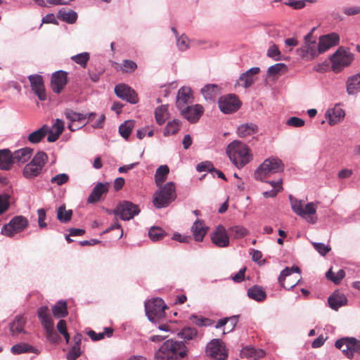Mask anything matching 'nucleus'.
Segmentation results:
<instances>
[{
    "mask_svg": "<svg viewBox=\"0 0 360 360\" xmlns=\"http://www.w3.org/2000/svg\"><path fill=\"white\" fill-rule=\"evenodd\" d=\"M28 226V220L23 216L13 217L8 224L4 225L1 232L8 237H12L15 234L22 231Z\"/></svg>",
    "mask_w": 360,
    "mask_h": 360,
    "instance_id": "11",
    "label": "nucleus"
},
{
    "mask_svg": "<svg viewBox=\"0 0 360 360\" xmlns=\"http://www.w3.org/2000/svg\"><path fill=\"white\" fill-rule=\"evenodd\" d=\"M258 131L257 126L252 123L240 124L237 129V134L240 138H247L254 135Z\"/></svg>",
    "mask_w": 360,
    "mask_h": 360,
    "instance_id": "32",
    "label": "nucleus"
},
{
    "mask_svg": "<svg viewBox=\"0 0 360 360\" xmlns=\"http://www.w3.org/2000/svg\"><path fill=\"white\" fill-rule=\"evenodd\" d=\"M81 355L80 347L78 344H74L67 354L68 360H75Z\"/></svg>",
    "mask_w": 360,
    "mask_h": 360,
    "instance_id": "54",
    "label": "nucleus"
},
{
    "mask_svg": "<svg viewBox=\"0 0 360 360\" xmlns=\"http://www.w3.org/2000/svg\"><path fill=\"white\" fill-rule=\"evenodd\" d=\"M284 169V165L282 161L276 158L266 159L254 173L255 179L262 181H266V179L271 175L282 172Z\"/></svg>",
    "mask_w": 360,
    "mask_h": 360,
    "instance_id": "3",
    "label": "nucleus"
},
{
    "mask_svg": "<svg viewBox=\"0 0 360 360\" xmlns=\"http://www.w3.org/2000/svg\"><path fill=\"white\" fill-rule=\"evenodd\" d=\"M312 32H309L304 37V45L300 49L302 56H311V58L315 57L319 53V51L316 50V44L315 41H311Z\"/></svg>",
    "mask_w": 360,
    "mask_h": 360,
    "instance_id": "23",
    "label": "nucleus"
},
{
    "mask_svg": "<svg viewBox=\"0 0 360 360\" xmlns=\"http://www.w3.org/2000/svg\"><path fill=\"white\" fill-rule=\"evenodd\" d=\"M69 180V176L66 174H59L52 177L51 179V183L56 184L58 186H61L64 184H66Z\"/></svg>",
    "mask_w": 360,
    "mask_h": 360,
    "instance_id": "56",
    "label": "nucleus"
},
{
    "mask_svg": "<svg viewBox=\"0 0 360 360\" xmlns=\"http://www.w3.org/2000/svg\"><path fill=\"white\" fill-rule=\"evenodd\" d=\"M33 150L30 148L25 147L15 150L13 153V163L22 165L27 162L32 155Z\"/></svg>",
    "mask_w": 360,
    "mask_h": 360,
    "instance_id": "24",
    "label": "nucleus"
},
{
    "mask_svg": "<svg viewBox=\"0 0 360 360\" xmlns=\"http://www.w3.org/2000/svg\"><path fill=\"white\" fill-rule=\"evenodd\" d=\"M226 154L233 164L240 169L252 160V154L248 146L240 141L235 140L226 148Z\"/></svg>",
    "mask_w": 360,
    "mask_h": 360,
    "instance_id": "1",
    "label": "nucleus"
},
{
    "mask_svg": "<svg viewBox=\"0 0 360 360\" xmlns=\"http://www.w3.org/2000/svg\"><path fill=\"white\" fill-rule=\"evenodd\" d=\"M295 272L300 273V268L297 266L286 267L281 271L278 277V281L281 286H283L285 289L289 290L296 285L297 282H292L287 285H285V278L291 276V274Z\"/></svg>",
    "mask_w": 360,
    "mask_h": 360,
    "instance_id": "27",
    "label": "nucleus"
},
{
    "mask_svg": "<svg viewBox=\"0 0 360 360\" xmlns=\"http://www.w3.org/2000/svg\"><path fill=\"white\" fill-rule=\"evenodd\" d=\"M72 212L71 210H66L65 205L59 207L57 212V219L62 223H67L71 220Z\"/></svg>",
    "mask_w": 360,
    "mask_h": 360,
    "instance_id": "43",
    "label": "nucleus"
},
{
    "mask_svg": "<svg viewBox=\"0 0 360 360\" xmlns=\"http://www.w3.org/2000/svg\"><path fill=\"white\" fill-rule=\"evenodd\" d=\"M52 313L56 318H65L68 314L66 302L59 301L53 307Z\"/></svg>",
    "mask_w": 360,
    "mask_h": 360,
    "instance_id": "39",
    "label": "nucleus"
},
{
    "mask_svg": "<svg viewBox=\"0 0 360 360\" xmlns=\"http://www.w3.org/2000/svg\"><path fill=\"white\" fill-rule=\"evenodd\" d=\"M34 348L25 343L15 345L11 347V352L15 354L32 352Z\"/></svg>",
    "mask_w": 360,
    "mask_h": 360,
    "instance_id": "49",
    "label": "nucleus"
},
{
    "mask_svg": "<svg viewBox=\"0 0 360 360\" xmlns=\"http://www.w3.org/2000/svg\"><path fill=\"white\" fill-rule=\"evenodd\" d=\"M38 214V224L40 229L46 227L47 224L45 222L46 211L44 209L41 208L37 210Z\"/></svg>",
    "mask_w": 360,
    "mask_h": 360,
    "instance_id": "57",
    "label": "nucleus"
},
{
    "mask_svg": "<svg viewBox=\"0 0 360 360\" xmlns=\"http://www.w3.org/2000/svg\"><path fill=\"white\" fill-rule=\"evenodd\" d=\"M192 91L188 87H181L179 89L176 96V105L177 108L181 110V109L188 106V103L193 102Z\"/></svg>",
    "mask_w": 360,
    "mask_h": 360,
    "instance_id": "19",
    "label": "nucleus"
},
{
    "mask_svg": "<svg viewBox=\"0 0 360 360\" xmlns=\"http://www.w3.org/2000/svg\"><path fill=\"white\" fill-rule=\"evenodd\" d=\"M181 338L185 340H191L195 339L198 335V331L195 328L191 327H186L179 333Z\"/></svg>",
    "mask_w": 360,
    "mask_h": 360,
    "instance_id": "48",
    "label": "nucleus"
},
{
    "mask_svg": "<svg viewBox=\"0 0 360 360\" xmlns=\"http://www.w3.org/2000/svg\"><path fill=\"white\" fill-rule=\"evenodd\" d=\"M169 172V168L167 165H161L160 166L155 174V182L157 186L162 185V183L165 182L167 178L168 174Z\"/></svg>",
    "mask_w": 360,
    "mask_h": 360,
    "instance_id": "38",
    "label": "nucleus"
},
{
    "mask_svg": "<svg viewBox=\"0 0 360 360\" xmlns=\"http://www.w3.org/2000/svg\"><path fill=\"white\" fill-rule=\"evenodd\" d=\"M32 90L37 96L40 101L46 100V94L45 91L43 78L39 75H31L28 77Z\"/></svg>",
    "mask_w": 360,
    "mask_h": 360,
    "instance_id": "16",
    "label": "nucleus"
},
{
    "mask_svg": "<svg viewBox=\"0 0 360 360\" xmlns=\"http://www.w3.org/2000/svg\"><path fill=\"white\" fill-rule=\"evenodd\" d=\"M219 108L225 114L236 112L241 105V103L235 94H229L219 98Z\"/></svg>",
    "mask_w": 360,
    "mask_h": 360,
    "instance_id": "12",
    "label": "nucleus"
},
{
    "mask_svg": "<svg viewBox=\"0 0 360 360\" xmlns=\"http://www.w3.org/2000/svg\"><path fill=\"white\" fill-rule=\"evenodd\" d=\"M64 114L65 117L70 122L68 127L72 131H76L86 124L85 122L86 116L84 114L75 112L70 109L65 110Z\"/></svg>",
    "mask_w": 360,
    "mask_h": 360,
    "instance_id": "14",
    "label": "nucleus"
},
{
    "mask_svg": "<svg viewBox=\"0 0 360 360\" xmlns=\"http://www.w3.org/2000/svg\"><path fill=\"white\" fill-rule=\"evenodd\" d=\"M71 59L76 63L80 65L82 68H85L89 60V54L87 52H84L72 56Z\"/></svg>",
    "mask_w": 360,
    "mask_h": 360,
    "instance_id": "51",
    "label": "nucleus"
},
{
    "mask_svg": "<svg viewBox=\"0 0 360 360\" xmlns=\"http://www.w3.org/2000/svg\"><path fill=\"white\" fill-rule=\"evenodd\" d=\"M25 321L21 316H17L15 320L10 324V329L13 333H20L23 330Z\"/></svg>",
    "mask_w": 360,
    "mask_h": 360,
    "instance_id": "47",
    "label": "nucleus"
},
{
    "mask_svg": "<svg viewBox=\"0 0 360 360\" xmlns=\"http://www.w3.org/2000/svg\"><path fill=\"white\" fill-rule=\"evenodd\" d=\"M207 355L217 360H225L227 357V353L225 347L218 339L212 340L206 348Z\"/></svg>",
    "mask_w": 360,
    "mask_h": 360,
    "instance_id": "15",
    "label": "nucleus"
},
{
    "mask_svg": "<svg viewBox=\"0 0 360 360\" xmlns=\"http://www.w3.org/2000/svg\"><path fill=\"white\" fill-rule=\"evenodd\" d=\"M265 352L260 349H255L250 346L243 348L240 351V357L257 360L264 356Z\"/></svg>",
    "mask_w": 360,
    "mask_h": 360,
    "instance_id": "30",
    "label": "nucleus"
},
{
    "mask_svg": "<svg viewBox=\"0 0 360 360\" xmlns=\"http://www.w3.org/2000/svg\"><path fill=\"white\" fill-rule=\"evenodd\" d=\"M176 38H177V46L179 47V49L181 51H184V50L187 49V48L188 47V39L187 37L183 34L181 37H176Z\"/></svg>",
    "mask_w": 360,
    "mask_h": 360,
    "instance_id": "61",
    "label": "nucleus"
},
{
    "mask_svg": "<svg viewBox=\"0 0 360 360\" xmlns=\"http://www.w3.org/2000/svg\"><path fill=\"white\" fill-rule=\"evenodd\" d=\"M353 60L354 55L352 53L340 48L331 57L332 69L335 72H339L349 65Z\"/></svg>",
    "mask_w": 360,
    "mask_h": 360,
    "instance_id": "8",
    "label": "nucleus"
},
{
    "mask_svg": "<svg viewBox=\"0 0 360 360\" xmlns=\"http://www.w3.org/2000/svg\"><path fill=\"white\" fill-rule=\"evenodd\" d=\"M347 302V297L338 292H335L328 299L329 307L333 310H338L340 307L345 305Z\"/></svg>",
    "mask_w": 360,
    "mask_h": 360,
    "instance_id": "28",
    "label": "nucleus"
},
{
    "mask_svg": "<svg viewBox=\"0 0 360 360\" xmlns=\"http://www.w3.org/2000/svg\"><path fill=\"white\" fill-rule=\"evenodd\" d=\"M158 186L153 196V205L158 209L167 207L176 198V186L169 181Z\"/></svg>",
    "mask_w": 360,
    "mask_h": 360,
    "instance_id": "2",
    "label": "nucleus"
},
{
    "mask_svg": "<svg viewBox=\"0 0 360 360\" xmlns=\"http://www.w3.org/2000/svg\"><path fill=\"white\" fill-rule=\"evenodd\" d=\"M180 129V121L178 120H173L171 122H169L165 129H164V136H167L170 135H174L176 134Z\"/></svg>",
    "mask_w": 360,
    "mask_h": 360,
    "instance_id": "42",
    "label": "nucleus"
},
{
    "mask_svg": "<svg viewBox=\"0 0 360 360\" xmlns=\"http://www.w3.org/2000/svg\"><path fill=\"white\" fill-rule=\"evenodd\" d=\"M267 56L270 58H274L275 60H279L281 51H279L278 46L274 44L268 49Z\"/></svg>",
    "mask_w": 360,
    "mask_h": 360,
    "instance_id": "58",
    "label": "nucleus"
},
{
    "mask_svg": "<svg viewBox=\"0 0 360 360\" xmlns=\"http://www.w3.org/2000/svg\"><path fill=\"white\" fill-rule=\"evenodd\" d=\"M207 231L208 227L205 226L204 222L198 219L193 223L191 227L194 239L198 242L202 241Z\"/></svg>",
    "mask_w": 360,
    "mask_h": 360,
    "instance_id": "26",
    "label": "nucleus"
},
{
    "mask_svg": "<svg viewBox=\"0 0 360 360\" xmlns=\"http://www.w3.org/2000/svg\"><path fill=\"white\" fill-rule=\"evenodd\" d=\"M160 352L167 356V360H179L187 354V347L182 341L173 339L167 340L160 347Z\"/></svg>",
    "mask_w": 360,
    "mask_h": 360,
    "instance_id": "4",
    "label": "nucleus"
},
{
    "mask_svg": "<svg viewBox=\"0 0 360 360\" xmlns=\"http://www.w3.org/2000/svg\"><path fill=\"white\" fill-rule=\"evenodd\" d=\"M9 207L8 196L0 195V214L5 212Z\"/></svg>",
    "mask_w": 360,
    "mask_h": 360,
    "instance_id": "62",
    "label": "nucleus"
},
{
    "mask_svg": "<svg viewBox=\"0 0 360 360\" xmlns=\"http://www.w3.org/2000/svg\"><path fill=\"white\" fill-rule=\"evenodd\" d=\"M314 249L322 256H325L328 252L331 250L329 245H326L321 243H312Z\"/></svg>",
    "mask_w": 360,
    "mask_h": 360,
    "instance_id": "53",
    "label": "nucleus"
},
{
    "mask_svg": "<svg viewBox=\"0 0 360 360\" xmlns=\"http://www.w3.org/2000/svg\"><path fill=\"white\" fill-rule=\"evenodd\" d=\"M286 4L295 9H301L305 6V2L301 0H289L288 3Z\"/></svg>",
    "mask_w": 360,
    "mask_h": 360,
    "instance_id": "64",
    "label": "nucleus"
},
{
    "mask_svg": "<svg viewBox=\"0 0 360 360\" xmlns=\"http://www.w3.org/2000/svg\"><path fill=\"white\" fill-rule=\"evenodd\" d=\"M201 94L206 100H214L220 94V87L217 84H207L201 89Z\"/></svg>",
    "mask_w": 360,
    "mask_h": 360,
    "instance_id": "33",
    "label": "nucleus"
},
{
    "mask_svg": "<svg viewBox=\"0 0 360 360\" xmlns=\"http://www.w3.org/2000/svg\"><path fill=\"white\" fill-rule=\"evenodd\" d=\"M335 346L349 359L353 357L354 352L360 354V341L354 338H340L335 342Z\"/></svg>",
    "mask_w": 360,
    "mask_h": 360,
    "instance_id": "9",
    "label": "nucleus"
},
{
    "mask_svg": "<svg viewBox=\"0 0 360 360\" xmlns=\"http://www.w3.org/2000/svg\"><path fill=\"white\" fill-rule=\"evenodd\" d=\"M248 295L250 298L257 302H262L266 297V292L263 288L257 285L248 289Z\"/></svg>",
    "mask_w": 360,
    "mask_h": 360,
    "instance_id": "36",
    "label": "nucleus"
},
{
    "mask_svg": "<svg viewBox=\"0 0 360 360\" xmlns=\"http://www.w3.org/2000/svg\"><path fill=\"white\" fill-rule=\"evenodd\" d=\"M214 169V167L211 162H202L197 165V170L198 172L209 171L212 172Z\"/></svg>",
    "mask_w": 360,
    "mask_h": 360,
    "instance_id": "60",
    "label": "nucleus"
},
{
    "mask_svg": "<svg viewBox=\"0 0 360 360\" xmlns=\"http://www.w3.org/2000/svg\"><path fill=\"white\" fill-rule=\"evenodd\" d=\"M47 160V155L44 152H38L32 161L24 167V176L27 179H33L38 176L41 174Z\"/></svg>",
    "mask_w": 360,
    "mask_h": 360,
    "instance_id": "6",
    "label": "nucleus"
},
{
    "mask_svg": "<svg viewBox=\"0 0 360 360\" xmlns=\"http://www.w3.org/2000/svg\"><path fill=\"white\" fill-rule=\"evenodd\" d=\"M286 124L291 127H300L304 126V121L301 118L292 117L287 120Z\"/></svg>",
    "mask_w": 360,
    "mask_h": 360,
    "instance_id": "59",
    "label": "nucleus"
},
{
    "mask_svg": "<svg viewBox=\"0 0 360 360\" xmlns=\"http://www.w3.org/2000/svg\"><path fill=\"white\" fill-rule=\"evenodd\" d=\"M67 84V73L63 71H57L52 75L51 86L53 91L59 94Z\"/></svg>",
    "mask_w": 360,
    "mask_h": 360,
    "instance_id": "21",
    "label": "nucleus"
},
{
    "mask_svg": "<svg viewBox=\"0 0 360 360\" xmlns=\"http://www.w3.org/2000/svg\"><path fill=\"white\" fill-rule=\"evenodd\" d=\"M347 91L349 94H355L360 91V72L347 79Z\"/></svg>",
    "mask_w": 360,
    "mask_h": 360,
    "instance_id": "35",
    "label": "nucleus"
},
{
    "mask_svg": "<svg viewBox=\"0 0 360 360\" xmlns=\"http://www.w3.org/2000/svg\"><path fill=\"white\" fill-rule=\"evenodd\" d=\"M345 276V272L343 269H340L335 275L332 268H330L326 274V278L335 284H339Z\"/></svg>",
    "mask_w": 360,
    "mask_h": 360,
    "instance_id": "44",
    "label": "nucleus"
},
{
    "mask_svg": "<svg viewBox=\"0 0 360 360\" xmlns=\"http://www.w3.org/2000/svg\"><path fill=\"white\" fill-rule=\"evenodd\" d=\"M58 17L62 21L72 24L76 22L77 14L72 10L62 8L59 11Z\"/></svg>",
    "mask_w": 360,
    "mask_h": 360,
    "instance_id": "37",
    "label": "nucleus"
},
{
    "mask_svg": "<svg viewBox=\"0 0 360 360\" xmlns=\"http://www.w3.org/2000/svg\"><path fill=\"white\" fill-rule=\"evenodd\" d=\"M229 232L234 238H243L249 234V231L242 226H233L229 229Z\"/></svg>",
    "mask_w": 360,
    "mask_h": 360,
    "instance_id": "41",
    "label": "nucleus"
},
{
    "mask_svg": "<svg viewBox=\"0 0 360 360\" xmlns=\"http://www.w3.org/2000/svg\"><path fill=\"white\" fill-rule=\"evenodd\" d=\"M226 319H228V323H229V326L227 327L228 331L226 332L225 330H224V332H223L224 335L232 331L238 323V318L236 316H233L231 317L226 318Z\"/></svg>",
    "mask_w": 360,
    "mask_h": 360,
    "instance_id": "63",
    "label": "nucleus"
},
{
    "mask_svg": "<svg viewBox=\"0 0 360 360\" xmlns=\"http://www.w3.org/2000/svg\"><path fill=\"white\" fill-rule=\"evenodd\" d=\"M212 241L220 248L227 247L229 245V238L225 228L222 225L217 226L211 236Z\"/></svg>",
    "mask_w": 360,
    "mask_h": 360,
    "instance_id": "20",
    "label": "nucleus"
},
{
    "mask_svg": "<svg viewBox=\"0 0 360 360\" xmlns=\"http://www.w3.org/2000/svg\"><path fill=\"white\" fill-rule=\"evenodd\" d=\"M115 93L117 97L126 101L136 104L139 101L138 94L130 86L125 84H120L115 86Z\"/></svg>",
    "mask_w": 360,
    "mask_h": 360,
    "instance_id": "13",
    "label": "nucleus"
},
{
    "mask_svg": "<svg viewBox=\"0 0 360 360\" xmlns=\"http://www.w3.org/2000/svg\"><path fill=\"white\" fill-rule=\"evenodd\" d=\"M13 153L8 149L0 150V169L9 170L13 165Z\"/></svg>",
    "mask_w": 360,
    "mask_h": 360,
    "instance_id": "31",
    "label": "nucleus"
},
{
    "mask_svg": "<svg viewBox=\"0 0 360 360\" xmlns=\"http://www.w3.org/2000/svg\"><path fill=\"white\" fill-rule=\"evenodd\" d=\"M190 320L198 326H207L213 324V321L211 319L201 316L192 315L190 317Z\"/></svg>",
    "mask_w": 360,
    "mask_h": 360,
    "instance_id": "50",
    "label": "nucleus"
},
{
    "mask_svg": "<svg viewBox=\"0 0 360 360\" xmlns=\"http://www.w3.org/2000/svg\"><path fill=\"white\" fill-rule=\"evenodd\" d=\"M166 309H167V305L160 298H153L145 303L146 314L152 322H156L164 318Z\"/></svg>",
    "mask_w": 360,
    "mask_h": 360,
    "instance_id": "7",
    "label": "nucleus"
},
{
    "mask_svg": "<svg viewBox=\"0 0 360 360\" xmlns=\"http://www.w3.org/2000/svg\"><path fill=\"white\" fill-rule=\"evenodd\" d=\"M283 70H286V65L284 63H276L268 68L267 74L270 76H274Z\"/></svg>",
    "mask_w": 360,
    "mask_h": 360,
    "instance_id": "52",
    "label": "nucleus"
},
{
    "mask_svg": "<svg viewBox=\"0 0 360 360\" xmlns=\"http://www.w3.org/2000/svg\"><path fill=\"white\" fill-rule=\"evenodd\" d=\"M137 68L136 63L131 60H124L121 68L124 72H132Z\"/></svg>",
    "mask_w": 360,
    "mask_h": 360,
    "instance_id": "55",
    "label": "nucleus"
},
{
    "mask_svg": "<svg viewBox=\"0 0 360 360\" xmlns=\"http://www.w3.org/2000/svg\"><path fill=\"white\" fill-rule=\"evenodd\" d=\"M339 35L335 32L321 36L319 38L318 44L319 53H323L330 47L337 45L339 42Z\"/></svg>",
    "mask_w": 360,
    "mask_h": 360,
    "instance_id": "18",
    "label": "nucleus"
},
{
    "mask_svg": "<svg viewBox=\"0 0 360 360\" xmlns=\"http://www.w3.org/2000/svg\"><path fill=\"white\" fill-rule=\"evenodd\" d=\"M292 210L297 215L305 219L309 223L315 224L317 218L314 217L316 212L317 206L314 202H309L304 206L302 201L289 196Z\"/></svg>",
    "mask_w": 360,
    "mask_h": 360,
    "instance_id": "5",
    "label": "nucleus"
},
{
    "mask_svg": "<svg viewBox=\"0 0 360 360\" xmlns=\"http://www.w3.org/2000/svg\"><path fill=\"white\" fill-rule=\"evenodd\" d=\"M134 127V122L132 120L125 121L124 123L122 124L119 127V132L120 135L127 139L130 136L131 131Z\"/></svg>",
    "mask_w": 360,
    "mask_h": 360,
    "instance_id": "45",
    "label": "nucleus"
},
{
    "mask_svg": "<svg viewBox=\"0 0 360 360\" xmlns=\"http://www.w3.org/2000/svg\"><path fill=\"white\" fill-rule=\"evenodd\" d=\"M108 184L98 183L93 188L91 193L88 197V202L94 203L98 202L103 194L108 193Z\"/></svg>",
    "mask_w": 360,
    "mask_h": 360,
    "instance_id": "25",
    "label": "nucleus"
},
{
    "mask_svg": "<svg viewBox=\"0 0 360 360\" xmlns=\"http://www.w3.org/2000/svg\"><path fill=\"white\" fill-rule=\"evenodd\" d=\"M148 235L153 241H158L166 236V233L161 228L153 226L149 230Z\"/></svg>",
    "mask_w": 360,
    "mask_h": 360,
    "instance_id": "46",
    "label": "nucleus"
},
{
    "mask_svg": "<svg viewBox=\"0 0 360 360\" xmlns=\"http://www.w3.org/2000/svg\"><path fill=\"white\" fill-rule=\"evenodd\" d=\"M260 69L254 67L243 73L238 81V84L247 89L250 87L255 81V76L259 74Z\"/></svg>",
    "mask_w": 360,
    "mask_h": 360,
    "instance_id": "22",
    "label": "nucleus"
},
{
    "mask_svg": "<svg viewBox=\"0 0 360 360\" xmlns=\"http://www.w3.org/2000/svg\"><path fill=\"white\" fill-rule=\"evenodd\" d=\"M139 212L140 210L138 205L129 201H122L117 205L115 210L109 212L113 213L115 216H119L121 219L125 221L132 219Z\"/></svg>",
    "mask_w": 360,
    "mask_h": 360,
    "instance_id": "10",
    "label": "nucleus"
},
{
    "mask_svg": "<svg viewBox=\"0 0 360 360\" xmlns=\"http://www.w3.org/2000/svg\"><path fill=\"white\" fill-rule=\"evenodd\" d=\"M49 132V127L46 124H44L39 129L32 132L28 136V141L32 143H39Z\"/></svg>",
    "mask_w": 360,
    "mask_h": 360,
    "instance_id": "34",
    "label": "nucleus"
},
{
    "mask_svg": "<svg viewBox=\"0 0 360 360\" xmlns=\"http://www.w3.org/2000/svg\"><path fill=\"white\" fill-rule=\"evenodd\" d=\"M345 111L339 106L326 111V116L330 125H335L345 117Z\"/></svg>",
    "mask_w": 360,
    "mask_h": 360,
    "instance_id": "29",
    "label": "nucleus"
},
{
    "mask_svg": "<svg viewBox=\"0 0 360 360\" xmlns=\"http://www.w3.org/2000/svg\"><path fill=\"white\" fill-rule=\"evenodd\" d=\"M155 117L156 122L159 125L164 124L168 117L167 105H164L158 107L155 111Z\"/></svg>",
    "mask_w": 360,
    "mask_h": 360,
    "instance_id": "40",
    "label": "nucleus"
},
{
    "mask_svg": "<svg viewBox=\"0 0 360 360\" xmlns=\"http://www.w3.org/2000/svg\"><path fill=\"white\" fill-rule=\"evenodd\" d=\"M183 117L191 123L199 120L204 112V108L200 104L186 106L180 110Z\"/></svg>",
    "mask_w": 360,
    "mask_h": 360,
    "instance_id": "17",
    "label": "nucleus"
}]
</instances>
